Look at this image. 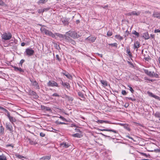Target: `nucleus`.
Here are the masks:
<instances>
[{"label": "nucleus", "instance_id": "1", "mask_svg": "<svg viewBox=\"0 0 160 160\" xmlns=\"http://www.w3.org/2000/svg\"><path fill=\"white\" fill-rule=\"evenodd\" d=\"M67 37H71L73 38H78L81 36L80 35L77 34V33L73 31H69L66 33Z\"/></svg>", "mask_w": 160, "mask_h": 160}, {"label": "nucleus", "instance_id": "2", "mask_svg": "<svg viewBox=\"0 0 160 160\" xmlns=\"http://www.w3.org/2000/svg\"><path fill=\"white\" fill-rule=\"evenodd\" d=\"M41 31L43 33H44L47 35H48L53 38H55V34H53L51 32L46 30L43 28H41Z\"/></svg>", "mask_w": 160, "mask_h": 160}, {"label": "nucleus", "instance_id": "3", "mask_svg": "<svg viewBox=\"0 0 160 160\" xmlns=\"http://www.w3.org/2000/svg\"><path fill=\"white\" fill-rule=\"evenodd\" d=\"M4 111L6 112L7 113V115L8 118L10 121L14 126V124L13 123L14 122H15L16 121V119L14 117H13L11 116L10 115V113L7 109H4Z\"/></svg>", "mask_w": 160, "mask_h": 160}, {"label": "nucleus", "instance_id": "4", "mask_svg": "<svg viewBox=\"0 0 160 160\" xmlns=\"http://www.w3.org/2000/svg\"><path fill=\"white\" fill-rule=\"evenodd\" d=\"M144 72L146 74L151 77H155L157 78L158 77V74L155 73L154 72L149 71L148 70H145Z\"/></svg>", "mask_w": 160, "mask_h": 160}, {"label": "nucleus", "instance_id": "5", "mask_svg": "<svg viewBox=\"0 0 160 160\" xmlns=\"http://www.w3.org/2000/svg\"><path fill=\"white\" fill-rule=\"evenodd\" d=\"M12 37V35L10 33H4L2 36V38L5 40H9Z\"/></svg>", "mask_w": 160, "mask_h": 160}, {"label": "nucleus", "instance_id": "6", "mask_svg": "<svg viewBox=\"0 0 160 160\" xmlns=\"http://www.w3.org/2000/svg\"><path fill=\"white\" fill-rule=\"evenodd\" d=\"M55 36H56L59 37L61 40H63L64 39H65L66 40V38L68 37L66 36V34L65 35H62L59 33H55ZM55 38H56L55 37Z\"/></svg>", "mask_w": 160, "mask_h": 160}, {"label": "nucleus", "instance_id": "7", "mask_svg": "<svg viewBox=\"0 0 160 160\" xmlns=\"http://www.w3.org/2000/svg\"><path fill=\"white\" fill-rule=\"evenodd\" d=\"M6 129L9 130L11 133H12L13 132V128L10 122H7L6 124Z\"/></svg>", "mask_w": 160, "mask_h": 160}, {"label": "nucleus", "instance_id": "8", "mask_svg": "<svg viewBox=\"0 0 160 160\" xmlns=\"http://www.w3.org/2000/svg\"><path fill=\"white\" fill-rule=\"evenodd\" d=\"M25 52L27 55L31 56L34 53V51L31 48H27L26 49Z\"/></svg>", "mask_w": 160, "mask_h": 160}, {"label": "nucleus", "instance_id": "9", "mask_svg": "<svg viewBox=\"0 0 160 160\" xmlns=\"http://www.w3.org/2000/svg\"><path fill=\"white\" fill-rule=\"evenodd\" d=\"M48 85V86H58V84L57 83L53 81H49L47 83Z\"/></svg>", "mask_w": 160, "mask_h": 160}, {"label": "nucleus", "instance_id": "10", "mask_svg": "<svg viewBox=\"0 0 160 160\" xmlns=\"http://www.w3.org/2000/svg\"><path fill=\"white\" fill-rule=\"evenodd\" d=\"M141 12L140 11H138L137 12H136L135 11H132V12H129L128 14V15L131 16V15H136V16H138L140 14Z\"/></svg>", "mask_w": 160, "mask_h": 160}, {"label": "nucleus", "instance_id": "11", "mask_svg": "<svg viewBox=\"0 0 160 160\" xmlns=\"http://www.w3.org/2000/svg\"><path fill=\"white\" fill-rule=\"evenodd\" d=\"M30 81L32 82V85L35 87L37 89H39V86L38 83L35 80H32L30 79Z\"/></svg>", "mask_w": 160, "mask_h": 160}, {"label": "nucleus", "instance_id": "12", "mask_svg": "<svg viewBox=\"0 0 160 160\" xmlns=\"http://www.w3.org/2000/svg\"><path fill=\"white\" fill-rule=\"evenodd\" d=\"M66 41L67 42L71 43L73 45H75L76 43L75 41L71 39L69 37H68L66 38Z\"/></svg>", "mask_w": 160, "mask_h": 160}, {"label": "nucleus", "instance_id": "13", "mask_svg": "<svg viewBox=\"0 0 160 160\" xmlns=\"http://www.w3.org/2000/svg\"><path fill=\"white\" fill-rule=\"evenodd\" d=\"M42 108L46 111H48L49 112H51L52 110L49 107H45L44 106H41Z\"/></svg>", "mask_w": 160, "mask_h": 160}, {"label": "nucleus", "instance_id": "14", "mask_svg": "<svg viewBox=\"0 0 160 160\" xmlns=\"http://www.w3.org/2000/svg\"><path fill=\"white\" fill-rule=\"evenodd\" d=\"M153 16L154 18H156L158 19H160V13L156 12H154L152 15Z\"/></svg>", "mask_w": 160, "mask_h": 160}, {"label": "nucleus", "instance_id": "15", "mask_svg": "<svg viewBox=\"0 0 160 160\" xmlns=\"http://www.w3.org/2000/svg\"><path fill=\"white\" fill-rule=\"evenodd\" d=\"M96 38L94 37H89L86 38V40H88V41H91L92 42H94L96 40Z\"/></svg>", "mask_w": 160, "mask_h": 160}, {"label": "nucleus", "instance_id": "16", "mask_svg": "<svg viewBox=\"0 0 160 160\" xmlns=\"http://www.w3.org/2000/svg\"><path fill=\"white\" fill-rule=\"evenodd\" d=\"M143 37L145 39H148L149 38V36L148 32H146L143 34Z\"/></svg>", "mask_w": 160, "mask_h": 160}, {"label": "nucleus", "instance_id": "17", "mask_svg": "<svg viewBox=\"0 0 160 160\" xmlns=\"http://www.w3.org/2000/svg\"><path fill=\"white\" fill-rule=\"evenodd\" d=\"M140 46V44L139 42H138L137 41L135 42H134V48H138Z\"/></svg>", "mask_w": 160, "mask_h": 160}, {"label": "nucleus", "instance_id": "18", "mask_svg": "<svg viewBox=\"0 0 160 160\" xmlns=\"http://www.w3.org/2000/svg\"><path fill=\"white\" fill-rule=\"evenodd\" d=\"M62 22L65 25H68V19L65 18H63L62 20Z\"/></svg>", "mask_w": 160, "mask_h": 160}, {"label": "nucleus", "instance_id": "19", "mask_svg": "<svg viewBox=\"0 0 160 160\" xmlns=\"http://www.w3.org/2000/svg\"><path fill=\"white\" fill-rule=\"evenodd\" d=\"M62 84L65 88H69L70 87L69 84L68 83H63L62 82Z\"/></svg>", "mask_w": 160, "mask_h": 160}, {"label": "nucleus", "instance_id": "20", "mask_svg": "<svg viewBox=\"0 0 160 160\" xmlns=\"http://www.w3.org/2000/svg\"><path fill=\"white\" fill-rule=\"evenodd\" d=\"M98 123H110L108 121H104L101 120H98L97 121H96Z\"/></svg>", "mask_w": 160, "mask_h": 160}, {"label": "nucleus", "instance_id": "21", "mask_svg": "<svg viewBox=\"0 0 160 160\" xmlns=\"http://www.w3.org/2000/svg\"><path fill=\"white\" fill-rule=\"evenodd\" d=\"M101 130L102 131H109V132H113L114 133H117V132L116 131H115L114 130L108 129H101Z\"/></svg>", "mask_w": 160, "mask_h": 160}, {"label": "nucleus", "instance_id": "22", "mask_svg": "<svg viewBox=\"0 0 160 160\" xmlns=\"http://www.w3.org/2000/svg\"><path fill=\"white\" fill-rule=\"evenodd\" d=\"M100 82L104 86H107L108 85V83L106 81L101 80Z\"/></svg>", "mask_w": 160, "mask_h": 160}, {"label": "nucleus", "instance_id": "23", "mask_svg": "<svg viewBox=\"0 0 160 160\" xmlns=\"http://www.w3.org/2000/svg\"><path fill=\"white\" fill-rule=\"evenodd\" d=\"M14 70L16 71H19L20 72H23V71L21 68H19L16 67H14Z\"/></svg>", "mask_w": 160, "mask_h": 160}, {"label": "nucleus", "instance_id": "24", "mask_svg": "<svg viewBox=\"0 0 160 160\" xmlns=\"http://www.w3.org/2000/svg\"><path fill=\"white\" fill-rule=\"evenodd\" d=\"M61 146H62L64 148H67L69 146L68 144L66 142H63L62 143H61Z\"/></svg>", "mask_w": 160, "mask_h": 160}, {"label": "nucleus", "instance_id": "25", "mask_svg": "<svg viewBox=\"0 0 160 160\" xmlns=\"http://www.w3.org/2000/svg\"><path fill=\"white\" fill-rule=\"evenodd\" d=\"M115 37L116 38L120 40V41L123 39V38L120 36L119 35H116L115 36Z\"/></svg>", "mask_w": 160, "mask_h": 160}, {"label": "nucleus", "instance_id": "26", "mask_svg": "<svg viewBox=\"0 0 160 160\" xmlns=\"http://www.w3.org/2000/svg\"><path fill=\"white\" fill-rule=\"evenodd\" d=\"M29 142L32 145H35L37 143V142L36 141H33L30 139H28Z\"/></svg>", "mask_w": 160, "mask_h": 160}, {"label": "nucleus", "instance_id": "27", "mask_svg": "<svg viewBox=\"0 0 160 160\" xmlns=\"http://www.w3.org/2000/svg\"><path fill=\"white\" fill-rule=\"evenodd\" d=\"M63 74L68 79H71L72 78V76L68 73H63Z\"/></svg>", "mask_w": 160, "mask_h": 160}, {"label": "nucleus", "instance_id": "28", "mask_svg": "<svg viewBox=\"0 0 160 160\" xmlns=\"http://www.w3.org/2000/svg\"><path fill=\"white\" fill-rule=\"evenodd\" d=\"M78 95L82 99H84V95L81 92H78Z\"/></svg>", "mask_w": 160, "mask_h": 160}, {"label": "nucleus", "instance_id": "29", "mask_svg": "<svg viewBox=\"0 0 160 160\" xmlns=\"http://www.w3.org/2000/svg\"><path fill=\"white\" fill-rule=\"evenodd\" d=\"M72 136L73 137H78L80 138L81 137V134L79 133H76L72 135Z\"/></svg>", "mask_w": 160, "mask_h": 160}, {"label": "nucleus", "instance_id": "30", "mask_svg": "<svg viewBox=\"0 0 160 160\" xmlns=\"http://www.w3.org/2000/svg\"><path fill=\"white\" fill-rule=\"evenodd\" d=\"M127 53L130 57H131L132 56L130 51L128 47H127Z\"/></svg>", "mask_w": 160, "mask_h": 160}, {"label": "nucleus", "instance_id": "31", "mask_svg": "<svg viewBox=\"0 0 160 160\" xmlns=\"http://www.w3.org/2000/svg\"><path fill=\"white\" fill-rule=\"evenodd\" d=\"M4 128L2 126H0V134H2L4 132Z\"/></svg>", "mask_w": 160, "mask_h": 160}, {"label": "nucleus", "instance_id": "32", "mask_svg": "<svg viewBox=\"0 0 160 160\" xmlns=\"http://www.w3.org/2000/svg\"><path fill=\"white\" fill-rule=\"evenodd\" d=\"M50 158V156H45V157H43L41 158L40 159L45 160L46 159L49 160Z\"/></svg>", "mask_w": 160, "mask_h": 160}, {"label": "nucleus", "instance_id": "33", "mask_svg": "<svg viewBox=\"0 0 160 160\" xmlns=\"http://www.w3.org/2000/svg\"><path fill=\"white\" fill-rule=\"evenodd\" d=\"M148 93L149 94V95L152 97H153L156 98H158V96H156L155 95H154L153 94V93H152L151 92H148Z\"/></svg>", "mask_w": 160, "mask_h": 160}, {"label": "nucleus", "instance_id": "34", "mask_svg": "<svg viewBox=\"0 0 160 160\" xmlns=\"http://www.w3.org/2000/svg\"><path fill=\"white\" fill-rule=\"evenodd\" d=\"M154 115L155 117L159 118V119L160 120V112H157L154 114Z\"/></svg>", "mask_w": 160, "mask_h": 160}, {"label": "nucleus", "instance_id": "35", "mask_svg": "<svg viewBox=\"0 0 160 160\" xmlns=\"http://www.w3.org/2000/svg\"><path fill=\"white\" fill-rule=\"evenodd\" d=\"M47 1V0H40L38 2V3L42 4L45 3Z\"/></svg>", "mask_w": 160, "mask_h": 160}, {"label": "nucleus", "instance_id": "36", "mask_svg": "<svg viewBox=\"0 0 160 160\" xmlns=\"http://www.w3.org/2000/svg\"><path fill=\"white\" fill-rule=\"evenodd\" d=\"M6 157L3 155L0 156V160H6Z\"/></svg>", "mask_w": 160, "mask_h": 160}, {"label": "nucleus", "instance_id": "37", "mask_svg": "<svg viewBox=\"0 0 160 160\" xmlns=\"http://www.w3.org/2000/svg\"><path fill=\"white\" fill-rule=\"evenodd\" d=\"M129 34V32L128 31V30H127L126 31L125 34L124 35V36L125 37H127L128 36V35Z\"/></svg>", "mask_w": 160, "mask_h": 160}, {"label": "nucleus", "instance_id": "38", "mask_svg": "<svg viewBox=\"0 0 160 160\" xmlns=\"http://www.w3.org/2000/svg\"><path fill=\"white\" fill-rule=\"evenodd\" d=\"M132 33L133 34H134L136 35L137 37H138L139 36V33L137 32H136L135 31H134L133 32H132Z\"/></svg>", "mask_w": 160, "mask_h": 160}, {"label": "nucleus", "instance_id": "39", "mask_svg": "<svg viewBox=\"0 0 160 160\" xmlns=\"http://www.w3.org/2000/svg\"><path fill=\"white\" fill-rule=\"evenodd\" d=\"M109 45L113 47H117V44L116 43H113L109 44Z\"/></svg>", "mask_w": 160, "mask_h": 160}, {"label": "nucleus", "instance_id": "40", "mask_svg": "<svg viewBox=\"0 0 160 160\" xmlns=\"http://www.w3.org/2000/svg\"><path fill=\"white\" fill-rule=\"evenodd\" d=\"M0 5L2 6L6 5L2 0H0Z\"/></svg>", "mask_w": 160, "mask_h": 160}, {"label": "nucleus", "instance_id": "41", "mask_svg": "<svg viewBox=\"0 0 160 160\" xmlns=\"http://www.w3.org/2000/svg\"><path fill=\"white\" fill-rule=\"evenodd\" d=\"M128 86L130 88V90L131 91V92L132 93H133L134 92V90H133L132 87L129 85H128Z\"/></svg>", "mask_w": 160, "mask_h": 160}, {"label": "nucleus", "instance_id": "42", "mask_svg": "<svg viewBox=\"0 0 160 160\" xmlns=\"http://www.w3.org/2000/svg\"><path fill=\"white\" fill-rule=\"evenodd\" d=\"M107 35L108 36H110L112 35V33L110 31H108L107 32Z\"/></svg>", "mask_w": 160, "mask_h": 160}, {"label": "nucleus", "instance_id": "43", "mask_svg": "<svg viewBox=\"0 0 160 160\" xmlns=\"http://www.w3.org/2000/svg\"><path fill=\"white\" fill-rule=\"evenodd\" d=\"M40 135L41 137H44L45 136V134L43 132H41L40 133Z\"/></svg>", "mask_w": 160, "mask_h": 160}, {"label": "nucleus", "instance_id": "44", "mask_svg": "<svg viewBox=\"0 0 160 160\" xmlns=\"http://www.w3.org/2000/svg\"><path fill=\"white\" fill-rule=\"evenodd\" d=\"M122 93L123 95H125L126 94V91L125 90H122Z\"/></svg>", "mask_w": 160, "mask_h": 160}, {"label": "nucleus", "instance_id": "45", "mask_svg": "<svg viewBox=\"0 0 160 160\" xmlns=\"http://www.w3.org/2000/svg\"><path fill=\"white\" fill-rule=\"evenodd\" d=\"M18 157L19 158H26L24 157L23 156L21 155H18Z\"/></svg>", "mask_w": 160, "mask_h": 160}, {"label": "nucleus", "instance_id": "46", "mask_svg": "<svg viewBox=\"0 0 160 160\" xmlns=\"http://www.w3.org/2000/svg\"><path fill=\"white\" fill-rule=\"evenodd\" d=\"M52 96L54 97H58V96H59V95H58L57 93H54L53 94V95H52Z\"/></svg>", "mask_w": 160, "mask_h": 160}, {"label": "nucleus", "instance_id": "47", "mask_svg": "<svg viewBox=\"0 0 160 160\" xmlns=\"http://www.w3.org/2000/svg\"><path fill=\"white\" fill-rule=\"evenodd\" d=\"M154 32L155 33H157V32H160V30L155 29V30Z\"/></svg>", "mask_w": 160, "mask_h": 160}, {"label": "nucleus", "instance_id": "48", "mask_svg": "<svg viewBox=\"0 0 160 160\" xmlns=\"http://www.w3.org/2000/svg\"><path fill=\"white\" fill-rule=\"evenodd\" d=\"M7 147L11 146L13 148V145L12 144H9L7 145Z\"/></svg>", "mask_w": 160, "mask_h": 160}, {"label": "nucleus", "instance_id": "49", "mask_svg": "<svg viewBox=\"0 0 160 160\" xmlns=\"http://www.w3.org/2000/svg\"><path fill=\"white\" fill-rule=\"evenodd\" d=\"M56 57L57 59L58 60H60V58H59V56L58 55H56Z\"/></svg>", "mask_w": 160, "mask_h": 160}, {"label": "nucleus", "instance_id": "50", "mask_svg": "<svg viewBox=\"0 0 160 160\" xmlns=\"http://www.w3.org/2000/svg\"><path fill=\"white\" fill-rule=\"evenodd\" d=\"M24 60H22L20 62V63L21 64V65H22V63L24 62Z\"/></svg>", "mask_w": 160, "mask_h": 160}, {"label": "nucleus", "instance_id": "51", "mask_svg": "<svg viewBox=\"0 0 160 160\" xmlns=\"http://www.w3.org/2000/svg\"><path fill=\"white\" fill-rule=\"evenodd\" d=\"M156 152H160V148L156 150Z\"/></svg>", "mask_w": 160, "mask_h": 160}, {"label": "nucleus", "instance_id": "52", "mask_svg": "<svg viewBox=\"0 0 160 160\" xmlns=\"http://www.w3.org/2000/svg\"><path fill=\"white\" fill-rule=\"evenodd\" d=\"M60 118L62 119L63 121L65 120V119L61 116H60Z\"/></svg>", "mask_w": 160, "mask_h": 160}, {"label": "nucleus", "instance_id": "53", "mask_svg": "<svg viewBox=\"0 0 160 160\" xmlns=\"http://www.w3.org/2000/svg\"><path fill=\"white\" fill-rule=\"evenodd\" d=\"M21 45L22 46H24L25 45V43L24 42H22L21 44Z\"/></svg>", "mask_w": 160, "mask_h": 160}, {"label": "nucleus", "instance_id": "54", "mask_svg": "<svg viewBox=\"0 0 160 160\" xmlns=\"http://www.w3.org/2000/svg\"><path fill=\"white\" fill-rule=\"evenodd\" d=\"M0 109H2V110H3L4 111V109H5L4 108H3V107H0Z\"/></svg>", "mask_w": 160, "mask_h": 160}, {"label": "nucleus", "instance_id": "55", "mask_svg": "<svg viewBox=\"0 0 160 160\" xmlns=\"http://www.w3.org/2000/svg\"><path fill=\"white\" fill-rule=\"evenodd\" d=\"M128 99L129 100H131L132 101H135V99H132L131 98H128Z\"/></svg>", "mask_w": 160, "mask_h": 160}, {"label": "nucleus", "instance_id": "56", "mask_svg": "<svg viewBox=\"0 0 160 160\" xmlns=\"http://www.w3.org/2000/svg\"><path fill=\"white\" fill-rule=\"evenodd\" d=\"M99 56H100V57H102V55L101 54H99L98 53H97Z\"/></svg>", "mask_w": 160, "mask_h": 160}, {"label": "nucleus", "instance_id": "57", "mask_svg": "<svg viewBox=\"0 0 160 160\" xmlns=\"http://www.w3.org/2000/svg\"><path fill=\"white\" fill-rule=\"evenodd\" d=\"M108 7V5H107L106 6H105L104 7H102V8H105Z\"/></svg>", "mask_w": 160, "mask_h": 160}, {"label": "nucleus", "instance_id": "58", "mask_svg": "<svg viewBox=\"0 0 160 160\" xmlns=\"http://www.w3.org/2000/svg\"><path fill=\"white\" fill-rule=\"evenodd\" d=\"M151 37H152V38H154V35H152V34H151Z\"/></svg>", "mask_w": 160, "mask_h": 160}, {"label": "nucleus", "instance_id": "59", "mask_svg": "<svg viewBox=\"0 0 160 160\" xmlns=\"http://www.w3.org/2000/svg\"><path fill=\"white\" fill-rule=\"evenodd\" d=\"M101 134H102V135H103V136H105V137H109V136H106V135H104V134H103L101 133Z\"/></svg>", "mask_w": 160, "mask_h": 160}, {"label": "nucleus", "instance_id": "60", "mask_svg": "<svg viewBox=\"0 0 160 160\" xmlns=\"http://www.w3.org/2000/svg\"><path fill=\"white\" fill-rule=\"evenodd\" d=\"M79 20H77L76 21V22H77V23H78L79 22Z\"/></svg>", "mask_w": 160, "mask_h": 160}, {"label": "nucleus", "instance_id": "61", "mask_svg": "<svg viewBox=\"0 0 160 160\" xmlns=\"http://www.w3.org/2000/svg\"><path fill=\"white\" fill-rule=\"evenodd\" d=\"M52 131L53 132H54V131H55V129H52Z\"/></svg>", "mask_w": 160, "mask_h": 160}, {"label": "nucleus", "instance_id": "62", "mask_svg": "<svg viewBox=\"0 0 160 160\" xmlns=\"http://www.w3.org/2000/svg\"><path fill=\"white\" fill-rule=\"evenodd\" d=\"M120 125L121 126H123L124 124H123L120 123Z\"/></svg>", "mask_w": 160, "mask_h": 160}, {"label": "nucleus", "instance_id": "63", "mask_svg": "<svg viewBox=\"0 0 160 160\" xmlns=\"http://www.w3.org/2000/svg\"><path fill=\"white\" fill-rule=\"evenodd\" d=\"M149 160V159H143V160Z\"/></svg>", "mask_w": 160, "mask_h": 160}, {"label": "nucleus", "instance_id": "64", "mask_svg": "<svg viewBox=\"0 0 160 160\" xmlns=\"http://www.w3.org/2000/svg\"><path fill=\"white\" fill-rule=\"evenodd\" d=\"M159 64H160V59H159Z\"/></svg>", "mask_w": 160, "mask_h": 160}]
</instances>
